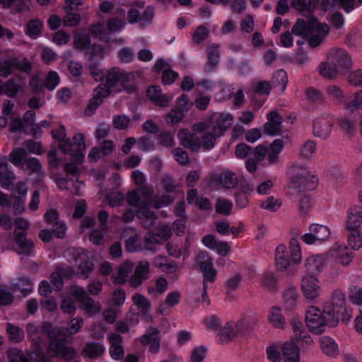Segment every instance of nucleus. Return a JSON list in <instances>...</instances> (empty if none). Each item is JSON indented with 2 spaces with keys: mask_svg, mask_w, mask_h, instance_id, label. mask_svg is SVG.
<instances>
[{
  "mask_svg": "<svg viewBox=\"0 0 362 362\" xmlns=\"http://www.w3.org/2000/svg\"><path fill=\"white\" fill-rule=\"evenodd\" d=\"M288 77L286 71L281 69L275 72L272 79V83L274 87L279 86L281 91L284 92L286 89Z\"/></svg>",
  "mask_w": 362,
  "mask_h": 362,
  "instance_id": "nucleus-43",
  "label": "nucleus"
},
{
  "mask_svg": "<svg viewBox=\"0 0 362 362\" xmlns=\"http://www.w3.org/2000/svg\"><path fill=\"white\" fill-rule=\"evenodd\" d=\"M290 253L294 264H298L300 262V246L296 239H292L290 242Z\"/></svg>",
  "mask_w": 362,
  "mask_h": 362,
  "instance_id": "nucleus-57",
  "label": "nucleus"
},
{
  "mask_svg": "<svg viewBox=\"0 0 362 362\" xmlns=\"http://www.w3.org/2000/svg\"><path fill=\"white\" fill-rule=\"evenodd\" d=\"M74 271L69 267H64L58 266L55 271L50 275L51 283L54 285V291H60L63 288V279H69L74 274Z\"/></svg>",
  "mask_w": 362,
  "mask_h": 362,
  "instance_id": "nucleus-14",
  "label": "nucleus"
},
{
  "mask_svg": "<svg viewBox=\"0 0 362 362\" xmlns=\"http://www.w3.org/2000/svg\"><path fill=\"white\" fill-rule=\"evenodd\" d=\"M260 284L269 291H274L277 286L278 279L273 272L267 271L262 274Z\"/></svg>",
  "mask_w": 362,
  "mask_h": 362,
  "instance_id": "nucleus-40",
  "label": "nucleus"
},
{
  "mask_svg": "<svg viewBox=\"0 0 362 362\" xmlns=\"http://www.w3.org/2000/svg\"><path fill=\"white\" fill-rule=\"evenodd\" d=\"M233 123V117L229 113H214L210 118V127L216 132V135L222 136L229 129Z\"/></svg>",
  "mask_w": 362,
  "mask_h": 362,
  "instance_id": "nucleus-9",
  "label": "nucleus"
},
{
  "mask_svg": "<svg viewBox=\"0 0 362 362\" xmlns=\"http://www.w3.org/2000/svg\"><path fill=\"white\" fill-rule=\"evenodd\" d=\"M322 258L320 256H312L305 260V267L311 273L320 270Z\"/></svg>",
  "mask_w": 362,
  "mask_h": 362,
  "instance_id": "nucleus-56",
  "label": "nucleus"
},
{
  "mask_svg": "<svg viewBox=\"0 0 362 362\" xmlns=\"http://www.w3.org/2000/svg\"><path fill=\"white\" fill-rule=\"evenodd\" d=\"M218 182L226 189H233L237 185L238 179L235 173L227 170L219 175Z\"/></svg>",
  "mask_w": 362,
  "mask_h": 362,
  "instance_id": "nucleus-27",
  "label": "nucleus"
},
{
  "mask_svg": "<svg viewBox=\"0 0 362 362\" xmlns=\"http://www.w3.org/2000/svg\"><path fill=\"white\" fill-rule=\"evenodd\" d=\"M139 194L141 197V205L151 206L153 204L152 187L142 186L138 189Z\"/></svg>",
  "mask_w": 362,
  "mask_h": 362,
  "instance_id": "nucleus-52",
  "label": "nucleus"
},
{
  "mask_svg": "<svg viewBox=\"0 0 362 362\" xmlns=\"http://www.w3.org/2000/svg\"><path fill=\"white\" fill-rule=\"evenodd\" d=\"M337 124L340 129L348 135H352L356 128V124L355 121L347 117H340L337 121Z\"/></svg>",
  "mask_w": 362,
  "mask_h": 362,
  "instance_id": "nucleus-45",
  "label": "nucleus"
},
{
  "mask_svg": "<svg viewBox=\"0 0 362 362\" xmlns=\"http://www.w3.org/2000/svg\"><path fill=\"white\" fill-rule=\"evenodd\" d=\"M80 306L88 315H93L100 310V305L98 302L94 301L90 296H75Z\"/></svg>",
  "mask_w": 362,
  "mask_h": 362,
  "instance_id": "nucleus-24",
  "label": "nucleus"
},
{
  "mask_svg": "<svg viewBox=\"0 0 362 362\" xmlns=\"http://www.w3.org/2000/svg\"><path fill=\"white\" fill-rule=\"evenodd\" d=\"M75 261L80 262L77 267V275L80 277L87 279L90 274L93 272L94 264L92 260L86 257L83 259H75Z\"/></svg>",
  "mask_w": 362,
  "mask_h": 362,
  "instance_id": "nucleus-31",
  "label": "nucleus"
},
{
  "mask_svg": "<svg viewBox=\"0 0 362 362\" xmlns=\"http://www.w3.org/2000/svg\"><path fill=\"white\" fill-rule=\"evenodd\" d=\"M302 290L304 294H310L320 291L319 282L313 276H308L302 279Z\"/></svg>",
  "mask_w": 362,
  "mask_h": 362,
  "instance_id": "nucleus-34",
  "label": "nucleus"
},
{
  "mask_svg": "<svg viewBox=\"0 0 362 362\" xmlns=\"http://www.w3.org/2000/svg\"><path fill=\"white\" fill-rule=\"evenodd\" d=\"M345 108L351 112L362 110V90L355 92L345 103Z\"/></svg>",
  "mask_w": 362,
  "mask_h": 362,
  "instance_id": "nucleus-39",
  "label": "nucleus"
},
{
  "mask_svg": "<svg viewBox=\"0 0 362 362\" xmlns=\"http://www.w3.org/2000/svg\"><path fill=\"white\" fill-rule=\"evenodd\" d=\"M291 177L288 183L291 194L298 195L308 190L314 189L317 184V179L305 168L298 164H293L291 168Z\"/></svg>",
  "mask_w": 362,
  "mask_h": 362,
  "instance_id": "nucleus-3",
  "label": "nucleus"
},
{
  "mask_svg": "<svg viewBox=\"0 0 362 362\" xmlns=\"http://www.w3.org/2000/svg\"><path fill=\"white\" fill-rule=\"evenodd\" d=\"M183 117L184 112L177 107H175L166 115L165 121L167 123L177 124L182 120Z\"/></svg>",
  "mask_w": 362,
  "mask_h": 362,
  "instance_id": "nucleus-61",
  "label": "nucleus"
},
{
  "mask_svg": "<svg viewBox=\"0 0 362 362\" xmlns=\"http://www.w3.org/2000/svg\"><path fill=\"white\" fill-rule=\"evenodd\" d=\"M16 179L14 173L9 170L7 163H0V184L5 189H8Z\"/></svg>",
  "mask_w": 362,
  "mask_h": 362,
  "instance_id": "nucleus-29",
  "label": "nucleus"
},
{
  "mask_svg": "<svg viewBox=\"0 0 362 362\" xmlns=\"http://www.w3.org/2000/svg\"><path fill=\"white\" fill-rule=\"evenodd\" d=\"M316 296H303L302 299H298V296H284V308L286 310L292 311L298 305L309 304L314 300Z\"/></svg>",
  "mask_w": 362,
  "mask_h": 362,
  "instance_id": "nucleus-22",
  "label": "nucleus"
},
{
  "mask_svg": "<svg viewBox=\"0 0 362 362\" xmlns=\"http://www.w3.org/2000/svg\"><path fill=\"white\" fill-rule=\"evenodd\" d=\"M362 223V212L357 208H351L348 211L346 229L349 230H358Z\"/></svg>",
  "mask_w": 362,
  "mask_h": 362,
  "instance_id": "nucleus-23",
  "label": "nucleus"
},
{
  "mask_svg": "<svg viewBox=\"0 0 362 362\" xmlns=\"http://www.w3.org/2000/svg\"><path fill=\"white\" fill-rule=\"evenodd\" d=\"M308 30V21L306 23L304 19H298L296 23L293 25L291 32L293 35L297 36H302L305 39Z\"/></svg>",
  "mask_w": 362,
  "mask_h": 362,
  "instance_id": "nucleus-53",
  "label": "nucleus"
},
{
  "mask_svg": "<svg viewBox=\"0 0 362 362\" xmlns=\"http://www.w3.org/2000/svg\"><path fill=\"white\" fill-rule=\"evenodd\" d=\"M281 351L284 362H300V349L293 339L282 344Z\"/></svg>",
  "mask_w": 362,
  "mask_h": 362,
  "instance_id": "nucleus-16",
  "label": "nucleus"
},
{
  "mask_svg": "<svg viewBox=\"0 0 362 362\" xmlns=\"http://www.w3.org/2000/svg\"><path fill=\"white\" fill-rule=\"evenodd\" d=\"M281 206V200L275 199L273 196L269 197L261 203V207L271 211H276Z\"/></svg>",
  "mask_w": 362,
  "mask_h": 362,
  "instance_id": "nucleus-63",
  "label": "nucleus"
},
{
  "mask_svg": "<svg viewBox=\"0 0 362 362\" xmlns=\"http://www.w3.org/2000/svg\"><path fill=\"white\" fill-rule=\"evenodd\" d=\"M347 241L353 250H358L362 246V235L359 230H349Z\"/></svg>",
  "mask_w": 362,
  "mask_h": 362,
  "instance_id": "nucleus-46",
  "label": "nucleus"
},
{
  "mask_svg": "<svg viewBox=\"0 0 362 362\" xmlns=\"http://www.w3.org/2000/svg\"><path fill=\"white\" fill-rule=\"evenodd\" d=\"M258 320L255 317L247 316L238 321H229L220 329L218 335L221 343H228L238 336L244 335L257 325Z\"/></svg>",
  "mask_w": 362,
  "mask_h": 362,
  "instance_id": "nucleus-5",
  "label": "nucleus"
},
{
  "mask_svg": "<svg viewBox=\"0 0 362 362\" xmlns=\"http://www.w3.org/2000/svg\"><path fill=\"white\" fill-rule=\"evenodd\" d=\"M310 233L303 235L301 238L306 244H313L315 241H323L329 236V228L320 224H311Z\"/></svg>",
  "mask_w": 362,
  "mask_h": 362,
  "instance_id": "nucleus-13",
  "label": "nucleus"
},
{
  "mask_svg": "<svg viewBox=\"0 0 362 362\" xmlns=\"http://www.w3.org/2000/svg\"><path fill=\"white\" fill-rule=\"evenodd\" d=\"M319 344L322 353L328 357L335 358L339 354V346L333 338L322 336L319 339Z\"/></svg>",
  "mask_w": 362,
  "mask_h": 362,
  "instance_id": "nucleus-18",
  "label": "nucleus"
},
{
  "mask_svg": "<svg viewBox=\"0 0 362 362\" xmlns=\"http://www.w3.org/2000/svg\"><path fill=\"white\" fill-rule=\"evenodd\" d=\"M306 96L313 103H322L325 100L323 93L315 88L310 87L306 90Z\"/></svg>",
  "mask_w": 362,
  "mask_h": 362,
  "instance_id": "nucleus-62",
  "label": "nucleus"
},
{
  "mask_svg": "<svg viewBox=\"0 0 362 362\" xmlns=\"http://www.w3.org/2000/svg\"><path fill=\"white\" fill-rule=\"evenodd\" d=\"M14 71L18 70L26 74L32 71V64L27 58L13 57L11 58Z\"/></svg>",
  "mask_w": 362,
  "mask_h": 362,
  "instance_id": "nucleus-44",
  "label": "nucleus"
},
{
  "mask_svg": "<svg viewBox=\"0 0 362 362\" xmlns=\"http://www.w3.org/2000/svg\"><path fill=\"white\" fill-rule=\"evenodd\" d=\"M104 78L103 90H110L117 88L116 91H121L122 89L127 93H131L135 91L136 87L132 83L134 76L131 73H127L118 67H112L101 76L99 80Z\"/></svg>",
  "mask_w": 362,
  "mask_h": 362,
  "instance_id": "nucleus-4",
  "label": "nucleus"
},
{
  "mask_svg": "<svg viewBox=\"0 0 362 362\" xmlns=\"http://www.w3.org/2000/svg\"><path fill=\"white\" fill-rule=\"evenodd\" d=\"M146 94L151 102L160 107H168L173 98L172 95L163 94L158 86H150Z\"/></svg>",
  "mask_w": 362,
  "mask_h": 362,
  "instance_id": "nucleus-15",
  "label": "nucleus"
},
{
  "mask_svg": "<svg viewBox=\"0 0 362 362\" xmlns=\"http://www.w3.org/2000/svg\"><path fill=\"white\" fill-rule=\"evenodd\" d=\"M220 136L221 135H216V132L212 129L204 132L201 139L202 147H203L204 150L213 148L216 139Z\"/></svg>",
  "mask_w": 362,
  "mask_h": 362,
  "instance_id": "nucleus-41",
  "label": "nucleus"
},
{
  "mask_svg": "<svg viewBox=\"0 0 362 362\" xmlns=\"http://www.w3.org/2000/svg\"><path fill=\"white\" fill-rule=\"evenodd\" d=\"M177 137L180 145L192 152H198L202 148L200 138L188 129H181L177 133Z\"/></svg>",
  "mask_w": 362,
  "mask_h": 362,
  "instance_id": "nucleus-11",
  "label": "nucleus"
},
{
  "mask_svg": "<svg viewBox=\"0 0 362 362\" xmlns=\"http://www.w3.org/2000/svg\"><path fill=\"white\" fill-rule=\"evenodd\" d=\"M233 207V204L230 202L226 199H218L216 204V211L217 213L229 215Z\"/></svg>",
  "mask_w": 362,
  "mask_h": 362,
  "instance_id": "nucleus-58",
  "label": "nucleus"
},
{
  "mask_svg": "<svg viewBox=\"0 0 362 362\" xmlns=\"http://www.w3.org/2000/svg\"><path fill=\"white\" fill-rule=\"evenodd\" d=\"M316 151V143L313 140H308L300 148V156L309 158Z\"/></svg>",
  "mask_w": 362,
  "mask_h": 362,
  "instance_id": "nucleus-59",
  "label": "nucleus"
},
{
  "mask_svg": "<svg viewBox=\"0 0 362 362\" xmlns=\"http://www.w3.org/2000/svg\"><path fill=\"white\" fill-rule=\"evenodd\" d=\"M52 357H59L64 360H71L75 356V351L71 347L66 346L63 341L52 339L47 349Z\"/></svg>",
  "mask_w": 362,
  "mask_h": 362,
  "instance_id": "nucleus-12",
  "label": "nucleus"
},
{
  "mask_svg": "<svg viewBox=\"0 0 362 362\" xmlns=\"http://www.w3.org/2000/svg\"><path fill=\"white\" fill-rule=\"evenodd\" d=\"M268 320L274 327L277 329H284L286 324L281 308L277 306H273L270 309Z\"/></svg>",
  "mask_w": 362,
  "mask_h": 362,
  "instance_id": "nucleus-26",
  "label": "nucleus"
},
{
  "mask_svg": "<svg viewBox=\"0 0 362 362\" xmlns=\"http://www.w3.org/2000/svg\"><path fill=\"white\" fill-rule=\"evenodd\" d=\"M159 332L158 329L151 328L146 330V334L141 337L142 344L148 345L150 351L153 354H157L160 349Z\"/></svg>",
  "mask_w": 362,
  "mask_h": 362,
  "instance_id": "nucleus-19",
  "label": "nucleus"
},
{
  "mask_svg": "<svg viewBox=\"0 0 362 362\" xmlns=\"http://www.w3.org/2000/svg\"><path fill=\"white\" fill-rule=\"evenodd\" d=\"M21 86L16 83L13 78H11L4 84L3 94L6 95L9 98H15Z\"/></svg>",
  "mask_w": 362,
  "mask_h": 362,
  "instance_id": "nucleus-49",
  "label": "nucleus"
},
{
  "mask_svg": "<svg viewBox=\"0 0 362 362\" xmlns=\"http://www.w3.org/2000/svg\"><path fill=\"white\" fill-rule=\"evenodd\" d=\"M332 123L318 119L313 124V133L316 136L326 139L330 134Z\"/></svg>",
  "mask_w": 362,
  "mask_h": 362,
  "instance_id": "nucleus-28",
  "label": "nucleus"
},
{
  "mask_svg": "<svg viewBox=\"0 0 362 362\" xmlns=\"http://www.w3.org/2000/svg\"><path fill=\"white\" fill-rule=\"evenodd\" d=\"M110 344V354L115 360H120L124 357V350L122 346V337L116 333H113L108 337Z\"/></svg>",
  "mask_w": 362,
  "mask_h": 362,
  "instance_id": "nucleus-20",
  "label": "nucleus"
},
{
  "mask_svg": "<svg viewBox=\"0 0 362 362\" xmlns=\"http://www.w3.org/2000/svg\"><path fill=\"white\" fill-rule=\"evenodd\" d=\"M6 331L10 340L14 342H21L24 339L25 334L23 329L11 323H8Z\"/></svg>",
  "mask_w": 362,
  "mask_h": 362,
  "instance_id": "nucleus-42",
  "label": "nucleus"
},
{
  "mask_svg": "<svg viewBox=\"0 0 362 362\" xmlns=\"http://www.w3.org/2000/svg\"><path fill=\"white\" fill-rule=\"evenodd\" d=\"M28 153L23 148H16L9 155V160L15 166H21L23 169L25 160L28 158Z\"/></svg>",
  "mask_w": 362,
  "mask_h": 362,
  "instance_id": "nucleus-32",
  "label": "nucleus"
},
{
  "mask_svg": "<svg viewBox=\"0 0 362 362\" xmlns=\"http://www.w3.org/2000/svg\"><path fill=\"white\" fill-rule=\"evenodd\" d=\"M346 311L345 301L343 297H332L329 302L325 304L323 310L309 305L305 313V323L308 329L315 334H321L327 326L335 327L339 322L340 315Z\"/></svg>",
  "mask_w": 362,
  "mask_h": 362,
  "instance_id": "nucleus-1",
  "label": "nucleus"
},
{
  "mask_svg": "<svg viewBox=\"0 0 362 362\" xmlns=\"http://www.w3.org/2000/svg\"><path fill=\"white\" fill-rule=\"evenodd\" d=\"M73 139L75 148L71 154V160L76 164H80L84 159L83 151L86 148L85 136L83 134H76L74 136Z\"/></svg>",
  "mask_w": 362,
  "mask_h": 362,
  "instance_id": "nucleus-21",
  "label": "nucleus"
},
{
  "mask_svg": "<svg viewBox=\"0 0 362 362\" xmlns=\"http://www.w3.org/2000/svg\"><path fill=\"white\" fill-rule=\"evenodd\" d=\"M64 9L66 13L62 19L63 25L67 27H74L78 25L81 21L80 15L71 12L72 9H69L68 7H65Z\"/></svg>",
  "mask_w": 362,
  "mask_h": 362,
  "instance_id": "nucleus-48",
  "label": "nucleus"
},
{
  "mask_svg": "<svg viewBox=\"0 0 362 362\" xmlns=\"http://www.w3.org/2000/svg\"><path fill=\"white\" fill-rule=\"evenodd\" d=\"M206 349L204 346L195 347L191 353L190 362H202L206 357Z\"/></svg>",
  "mask_w": 362,
  "mask_h": 362,
  "instance_id": "nucleus-64",
  "label": "nucleus"
},
{
  "mask_svg": "<svg viewBox=\"0 0 362 362\" xmlns=\"http://www.w3.org/2000/svg\"><path fill=\"white\" fill-rule=\"evenodd\" d=\"M74 44L75 47L78 49H88L90 46V34L84 33H76L74 35Z\"/></svg>",
  "mask_w": 362,
  "mask_h": 362,
  "instance_id": "nucleus-37",
  "label": "nucleus"
},
{
  "mask_svg": "<svg viewBox=\"0 0 362 362\" xmlns=\"http://www.w3.org/2000/svg\"><path fill=\"white\" fill-rule=\"evenodd\" d=\"M252 86L254 92L259 95H269L272 89V85L267 81H254Z\"/></svg>",
  "mask_w": 362,
  "mask_h": 362,
  "instance_id": "nucleus-51",
  "label": "nucleus"
},
{
  "mask_svg": "<svg viewBox=\"0 0 362 362\" xmlns=\"http://www.w3.org/2000/svg\"><path fill=\"white\" fill-rule=\"evenodd\" d=\"M208 62L205 67L206 72L212 71L219 62V51L216 47H209L206 49Z\"/></svg>",
  "mask_w": 362,
  "mask_h": 362,
  "instance_id": "nucleus-35",
  "label": "nucleus"
},
{
  "mask_svg": "<svg viewBox=\"0 0 362 362\" xmlns=\"http://www.w3.org/2000/svg\"><path fill=\"white\" fill-rule=\"evenodd\" d=\"M83 351L86 356L95 358L103 354L105 348L101 344L90 342L84 346Z\"/></svg>",
  "mask_w": 362,
  "mask_h": 362,
  "instance_id": "nucleus-33",
  "label": "nucleus"
},
{
  "mask_svg": "<svg viewBox=\"0 0 362 362\" xmlns=\"http://www.w3.org/2000/svg\"><path fill=\"white\" fill-rule=\"evenodd\" d=\"M276 266L279 271L292 275L296 272V264L291 262L289 255L285 245H280L276 250Z\"/></svg>",
  "mask_w": 362,
  "mask_h": 362,
  "instance_id": "nucleus-7",
  "label": "nucleus"
},
{
  "mask_svg": "<svg viewBox=\"0 0 362 362\" xmlns=\"http://www.w3.org/2000/svg\"><path fill=\"white\" fill-rule=\"evenodd\" d=\"M335 250L337 252V257L343 265H348L353 259V253L346 247L342 248L341 246H337Z\"/></svg>",
  "mask_w": 362,
  "mask_h": 362,
  "instance_id": "nucleus-50",
  "label": "nucleus"
},
{
  "mask_svg": "<svg viewBox=\"0 0 362 362\" xmlns=\"http://www.w3.org/2000/svg\"><path fill=\"white\" fill-rule=\"evenodd\" d=\"M203 324L206 329L210 331H218V332L220 329L222 328L221 320L215 315L205 317L203 320Z\"/></svg>",
  "mask_w": 362,
  "mask_h": 362,
  "instance_id": "nucleus-47",
  "label": "nucleus"
},
{
  "mask_svg": "<svg viewBox=\"0 0 362 362\" xmlns=\"http://www.w3.org/2000/svg\"><path fill=\"white\" fill-rule=\"evenodd\" d=\"M328 55L339 72L344 73L351 69L352 59L346 50L341 48L332 49Z\"/></svg>",
  "mask_w": 362,
  "mask_h": 362,
  "instance_id": "nucleus-8",
  "label": "nucleus"
},
{
  "mask_svg": "<svg viewBox=\"0 0 362 362\" xmlns=\"http://www.w3.org/2000/svg\"><path fill=\"white\" fill-rule=\"evenodd\" d=\"M132 300L139 313L146 316V318H150L148 311L151 308V304L146 297L144 296H133Z\"/></svg>",
  "mask_w": 362,
  "mask_h": 362,
  "instance_id": "nucleus-38",
  "label": "nucleus"
},
{
  "mask_svg": "<svg viewBox=\"0 0 362 362\" xmlns=\"http://www.w3.org/2000/svg\"><path fill=\"white\" fill-rule=\"evenodd\" d=\"M329 32V26L327 24L320 23L316 18L313 16L308 18V30L305 39L311 47L320 45Z\"/></svg>",
  "mask_w": 362,
  "mask_h": 362,
  "instance_id": "nucleus-6",
  "label": "nucleus"
},
{
  "mask_svg": "<svg viewBox=\"0 0 362 362\" xmlns=\"http://www.w3.org/2000/svg\"><path fill=\"white\" fill-rule=\"evenodd\" d=\"M187 301L192 307H206L210 305L211 301L209 296H189Z\"/></svg>",
  "mask_w": 362,
  "mask_h": 362,
  "instance_id": "nucleus-55",
  "label": "nucleus"
},
{
  "mask_svg": "<svg viewBox=\"0 0 362 362\" xmlns=\"http://www.w3.org/2000/svg\"><path fill=\"white\" fill-rule=\"evenodd\" d=\"M33 285L28 278H19L18 282L11 284L9 291L11 292L20 291L23 294H29L33 292Z\"/></svg>",
  "mask_w": 362,
  "mask_h": 362,
  "instance_id": "nucleus-30",
  "label": "nucleus"
},
{
  "mask_svg": "<svg viewBox=\"0 0 362 362\" xmlns=\"http://www.w3.org/2000/svg\"><path fill=\"white\" fill-rule=\"evenodd\" d=\"M173 154L176 161L181 165H187L190 162L187 152L182 148H176L173 149Z\"/></svg>",
  "mask_w": 362,
  "mask_h": 362,
  "instance_id": "nucleus-60",
  "label": "nucleus"
},
{
  "mask_svg": "<svg viewBox=\"0 0 362 362\" xmlns=\"http://www.w3.org/2000/svg\"><path fill=\"white\" fill-rule=\"evenodd\" d=\"M103 84L99 85L94 90L93 97L89 100L85 110L86 115H91L95 110L102 104L104 98L110 95V91L103 90Z\"/></svg>",
  "mask_w": 362,
  "mask_h": 362,
  "instance_id": "nucleus-17",
  "label": "nucleus"
},
{
  "mask_svg": "<svg viewBox=\"0 0 362 362\" xmlns=\"http://www.w3.org/2000/svg\"><path fill=\"white\" fill-rule=\"evenodd\" d=\"M42 24L40 21L34 19L30 21L26 28V34L30 37H35L41 33Z\"/></svg>",
  "mask_w": 362,
  "mask_h": 362,
  "instance_id": "nucleus-54",
  "label": "nucleus"
},
{
  "mask_svg": "<svg viewBox=\"0 0 362 362\" xmlns=\"http://www.w3.org/2000/svg\"><path fill=\"white\" fill-rule=\"evenodd\" d=\"M319 72L325 78L334 79L337 77L339 72L335 64L332 62L329 55H327V62H322L319 66Z\"/></svg>",
  "mask_w": 362,
  "mask_h": 362,
  "instance_id": "nucleus-25",
  "label": "nucleus"
},
{
  "mask_svg": "<svg viewBox=\"0 0 362 362\" xmlns=\"http://www.w3.org/2000/svg\"><path fill=\"white\" fill-rule=\"evenodd\" d=\"M326 93L333 101L338 103H343L345 105L347 100L346 99L344 91L340 87L336 85L329 86L326 88Z\"/></svg>",
  "mask_w": 362,
  "mask_h": 362,
  "instance_id": "nucleus-36",
  "label": "nucleus"
},
{
  "mask_svg": "<svg viewBox=\"0 0 362 362\" xmlns=\"http://www.w3.org/2000/svg\"><path fill=\"white\" fill-rule=\"evenodd\" d=\"M149 263L146 261L139 262L136 267L130 260H125L118 268L116 274L112 276L115 284H124L136 288L148 279Z\"/></svg>",
  "mask_w": 362,
  "mask_h": 362,
  "instance_id": "nucleus-2",
  "label": "nucleus"
},
{
  "mask_svg": "<svg viewBox=\"0 0 362 362\" xmlns=\"http://www.w3.org/2000/svg\"><path fill=\"white\" fill-rule=\"evenodd\" d=\"M16 251L18 255L30 256L33 255L35 244L32 239L28 238L24 231L17 229L13 232Z\"/></svg>",
  "mask_w": 362,
  "mask_h": 362,
  "instance_id": "nucleus-10",
  "label": "nucleus"
}]
</instances>
